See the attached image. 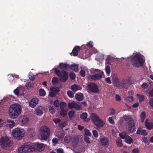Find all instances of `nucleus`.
Wrapping results in <instances>:
<instances>
[{
    "label": "nucleus",
    "mask_w": 153,
    "mask_h": 153,
    "mask_svg": "<svg viewBox=\"0 0 153 153\" xmlns=\"http://www.w3.org/2000/svg\"><path fill=\"white\" fill-rule=\"evenodd\" d=\"M145 125L146 127L149 129L151 130L153 128V123L148 122L147 120L145 121Z\"/></svg>",
    "instance_id": "aec40b11"
},
{
    "label": "nucleus",
    "mask_w": 153,
    "mask_h": 153,
    "mask_svg": "<svg viewBox=\"0 0 153 153\" xmlns=\"http://www.w3.org/2000/svg\"><path fill=\"white\" fill-rule=\"evenodd\" d=\"M88 114L86 112H83L80 114V118L82 120L86 121L87 118Z\"/></svg>",
    "instance_id": "bb28decb"
},
{
    "label": "nucleus",
    "mask_w": 153,
    "mask_h": 153,
    "mask_svg": "<svg viewBox=\"0 0 153 153\" xmlns=\"http://www.w3.org/2000/svg\"><path fill=\"white\" fill-rule=\"evenodd\" d=\"M100 119L98 116L95 113L92 114L91 120L94 123Z\"/></svg>",
    "instance_id": "5701e85b"
},
{
    "label": "nucleus",
    "mask_w": 153,
    "mask_h": 153,
    "mask_svg": "<svg viewBox=\"0 0 153 153\" xmlns=\"http://www.w3.org/2000/svg\"><path fill=\"white\" fill-rule=\"evenodd\" d=\"M146 114L145 112H142L140 115V117L141 119V121L142 122H143L144 120L146 118Z\"/></svg>",
    "instance_id": "72a5a7b5"
},
{
    "label": "nucleus",
    "mask_w": 153,
    "mask_h": 153,
    "mask_svg": "<svg viewBox=\"0 0 153 153\" xmlns=\"http://www.w3.org/2000/svg\"><path fill=\"white\" fill-rule=\"evenodd\" d=\"M33 147V151L38 150L39 151H42L45 148V145L42 143H35L34 145H32Z\"/></svg>",
    "instance_id": "9b49d317"
},
{
    "label": "nucleus",
    "mask_w": 153,
    "mask_h": 153,
    "mask_svg": "<svg viewBox=\"0 0 153 153\" xmlns=\"http://www.w3.org/2000/svg\"><path fill=\"white\" fill-rule=\"evenodd\" d=\"M50 89L51 91H52L56 94L58 93L59 91V90L58 88L53 87L50 88Z\"/></svg>",
    "instance_id": "e433bc0d"
},
{
    "label": "nucleus",
    "mask_w": 153,
    "mask_h": 153,
    "mask_svg": "<svg viewBox=\"0 0 153 153\" xmlns=\"http://www.w3.org/2000/svg\"><path fill=\"white\" fill-rule=\"evenodd\" d=\"M148 134L146 130L142 129L141 133V134L144 136H146Z\"/></svg>",
    "instance_id": "864d4df0"
},
{
    "label": "nucleus",
    "mask_w": 153,
    "mask_h": 153,
    "mask_svg": "<svg viewBox=\"0 0 153 153\" xmlns=\"http://www.w3.org/2000/svg\"><path fill=\"white\" fill-rule=\"evenodd\" d=\"M71 89L74 92H75L78 90V86L76 84L72 85L71 86Z\"/></svg>",
    "instance_id": "7c9ffc66"
},
{
    "label": "nucleus",
    "mask_w": 153,
    "mask_h": 153,
    "mask_svg": "<svg viewBox=\"0 0 153 153\" xmlns=\"http://www.w3.org/2000/svg\"><path fill=\"white\" fill-rule=\"evenodd\" d=\"M69 65L67 63H61L59 65V67L63 70H66L70 68Z\"/></svg>",
    "instance_id": "dca6fc26"
},
{
    "label": "nucleus",
    "mask_w": 153,
    "mask_h": 153,
    "mask_svg": "<svg viewBox=\"0 0 153 153\" xmlns=\"http://www.w3.org/2000/svg\"><path fill=\"white\" fill-rule=\"evenodd\" d=\"M85 134L87 136H88L91 137V134L90 131H89L88 129L86 128H85Z\"/></svg>",
    "instance_id": "37998d69"
},
{
    "label": "nucleus",
    "mask_w": 153,
    "mask_h": 153,
    "mask_svg": "<svg viewBox=\"0 0 153 153\" xmlns=\"http://www.w3.org/2000/svg\"><path fill=\"white\" fill-rule=\"evenodd\" d=\"M82 108V107L75 102L74 108H75L77 110H80L81 108V109Z\"/></svg>",
    "instance_id": "a18cd8bd"
},
{
    "label": "nucleus",
    "mask_w": 153,
    "mask_h": 153,
    "mask_svg": "<svg viewBox=\"0 0 153 153\" xmlns=\"http://www.w3.org/2000/svg\"><path fill=\"white\" fill-rule=\"evenodd\" d=\"M70 68L73 70L75 72H77L79 71V68L77 65H69Z\"/></svg>",
    "instance_id": "393cba45"
},
{
    "label": "nucleus",
    "mask_w": 153,
    "mask_h": 153,
    "mask_svg": "<svg viewBox=\"0 0 153 153\" xmlns=\"http://www.w3.org/2000/svg\"><path fill=\"white\" fill-rule=\"evenodd\" d=\"M53 121L55 123L57 124L58 123L59 124L61 120L59 118H54L53 119Z\"/></svg>",
    "instance_id": "603ef678"
},
{
    "label": "nucleus",
    "mask_w": 153,
    "mask_h": 153,
    "mask_svg": "<svg viewBox=\"0 0 153 153\" xmlns=\"http://www.w3.org/2000/svg\"><path fill=\"white\" fill-rule=\"evenodd\" d=\"M95 125L97 127H101L103 126L104 123L100 119L94 123Z\"/></svg>",
    "instance_id": "412c9836"
},
{
    "label": "nucleus",
    "mask_w": 153,
    "mask_h": 153,
    "mask_svg": "<svg viewBox=\"0 0 153 153\" xmlns=\"http://www.w3.org/2000/svg\"><path fill=\"white\" fill-rule=\"evenodd\" d=\"M75 74L73 72L70 73L69 74V77L71 79H74L75 78Z\"/></svg>",
    "instance_id": "c03bdc74"
},
{
    "label": "nucleus",
    "mask_w": 153,
    "mask_h": 153,
    "mask_svg": "<svg viewBox=\"0 0 153 153\" xmlns=\"http://www.w3.org/2000/svg\"><path fill=\"white\" fill-rule=\"evenodd\" d=\"M116 143L117 146L118 147H121L122 146V141L120 138L119 137L117 139Z\"/></svg>",
    "instance_id": "c85d7f7f"
},
{
    "label": "nucleus",
    "mask_w": 153,
    "mask_h": 153,
    "mask_svg": "<svg viewBox=\"0 0 153 153\" xmlns=\"http://www.w3.org/2000/svg\"><path fill=\"white\" fill-rule=\"evenodd\" d=\"M49 110L50 112L52 114L54 113L55 111V110L54 109L53 106H51L49 107Z\"/></svg>",
    "instance_id": "8fccbe9b"
},
{
    "label": "nucleus",
    "mask_w": 153,
    "mask_h": 153,
    "mask_svg": "<svg viewBox=\"0 0 153 153\" xmlns=\"http://www.w3.org/2000/svg\"><path fill=\"white\" fill-rule=\"evenodd\" d=\"M59 105L61 109H63L66 105V103L63 102H61Z\"/></svg>",
    "instance_id": "a19ab883"
},
{
    "label": "nucleus",
    "mask_w": 153,
    "mask_h": 153,
    "mask_svg": "<svg viewBox=\"0 0 153 153\" xmlns=\"http://www.w3.org/2000/svg\"><path fill=\"white\" fill-rule=\"evenodd\" d=\"M59 102L58 100H56L54 101L53 104L56 107H58L59 105Z\"/></svg>",
    "instance_id": "3c124183"
},
{
    "label": "nucleus",
    "mask_w": 153,
    "mask_h": 153,
    "mask_svg": "<svg viewBox=\"0 0 153 153\" xmlns=\"http://www.w3.org/2000/svg\"><path fill=\"white\" fill-rule=\"evenodd\" d=\"M79 74L81 76L84 77L85 76V72L84 70H82L80 71Z\"/></svg>",
    "instance_id": "6e6d98bb"
},
{
    "label": "nucleus",
    "mask_w": 153,
    "mask_h": 153,
    "mask_svg": "<svg viewBox=\"0 0 153 153\" xmlns=\"http://www.w3.org/2000/svg\"><path fill=\"white\" fill-rule=\"evenodd\" d=\"M105 80L106 82L108 84H111V81L109 77L106 78L105 79Z\"/></svg>",
    "instance_id": "13d9d810"
},
{
    "label": "nucleus",
    "mask_w": 153,
    "mask_h": 153,
    "mask_svg": "<svg viewBox=\"0 0 153 153\" xmlns=\"http://www.w3.org/2000/svg\"><path fill=\"white\" fill-rule=\"evenodd\" d=\"M66 124V123L65 122L62 121L61 123H59L58 125L60 128H62L65 127Z\"/></svg>",
    "instance_id": "ea45409f"
},
{
    "label": "nucleus",
    "mask_w": 153,
    "mask_h": 153,
    "mask_svg": "<svg viewBox=\"0 0 153 153\" xmlns=\"http://www.w3.org/2000/svg\"><path fill=\"white\" fill-rule=\"evenodd\" d=\"M39 133L41 137V141H46L50 135V129L47 126H42L39 130Z\"/></svg>",
    "instance_id": "7ed1b4c3"
},
{
    "label": "nucleus",
    "mask_w": 153,
    "mask_h": 153,
    "mask_svg": "<svg viewBox=\"0 0 153 153\" xmlns=\"http://www.w3.org/2000/svg\"><path fill=\"white\" fill-rule=\"evenodd\" d=\"M132 119H133L130 117L125 116L123 117V118L121 120V122L123 123L124 121L127 122L130 121V120H132Z\"/></svg>",
    "instance_id": "a878e982"
},
{
    "label": "nucleus",
    "mask_w": 153,
    "mask_h": 153,
    "mask_svg": "<svg viewBox=\"0 0 153 153\" xmlns=\"http://www.w3.org/2000/svg\"><path fill=\"white\" fill-rule=\"evenodd\" d=\"M29 78L30 80L32 81L34 80V77L32 74H29Z\"/></svg>",
    "instance_id": "bf43d9fd"
},
{
    "label": "nucleus",
    "mask_w": 153,
    "mask_h": 153,
    "mask_svg": "<svg viewBox=\"0 0 153 153\" xmlns=\"http://www.w3.org/2000/svg\"><path fill=\"white\" fill-rule=\"evenodd\" d=\"M25 132L24 130L18 128L14 129L12 131L13 136L17 140H20L24 137Z\"/></svg>",
    "instance_id": "423d86ee"
},
{
    "label": "nucleus",
    "mask_w": 153,
    "mask_h": 153,
    "mask_svg": "<svg viewBox=\"0 0 153 153\" xmlns=\"http://www.w3.org/2000/svg\"><path fill=\"white\" fill-rule=\"evenodd\" d=\"M105 71L107 74L108 75L111 72V69L109 66H107L105 68Z\"/></svg>",
    "instance_id": "58836bf2"
},
{
    "label": "nucleus",
    "mask_w": 153,
    "mask_h": 153,
    "mask_svg": "<svg viewBox=\"0 0 153 153\" xmlns=\"http://www.w3.org/2000/svg\"><path fill=\"white\" fill-rule=\"evenodd\" d=\"M100 142L103 146H108L109 145V140L106 137H104L100 138Z\"/></svg>",
    "instance_id": "4468645a"
},
{
    "label": "nucleus",
    "mask_w": 153,
    "mask_h": 153,
    "mask_svg": "<svg viewBox=\"0 0 153 153\" xmlns=\"http://www.w3.org/2000/svg\"><path fill=\"white\" fill-rule=\"evenodd\" d=\"M0 144L3 148L9 150L11 146V141L7 137H1L0 139Z\"/></svg>",
    "instance_id": "0eeeda50"
},
{
    "label": "nucleus",
    "mask_w": 153,
    "mask_h": 153,
    "mask_svg": "<svg viewBox=\"0 0 153 153\" xmlns=\"http://www.w3.org/2000/svg\"><path fill=\"white\" fill-rule=\"evenodd\" d=\"M70 143L72 146L74 147H76L79 142V139L77 137H75L74 138L71 137V140H70Z\"/></svg>",
    "instance_id": "f3484780"
},
{
    "label": "nucleus",
    "mask_w": 153,
    "mask_h": 153,
    "mask_svg": "<svg viewBox=\"0 0 153 153\" xmlns=\"http://www.w3.org/2000/svg\"><path fill=\"white\" fill-rule=\"evenodd\" d=\"M143 56L140 54L137 53L131 57V65L135 67L139 68L143 64L145 60Z\"/></svg>",
    "instance_id": "f03ea898"
},
{
    "label": "nucleus",
    "mask_w": 153,
    "mask_h": 153,
    "mask_svg": "<svg viewBox=\"0 0 153 153\" xmlns=\"http://www.w3.org/2000/svg\"><path fill=\"white\" fill-rule=\"evenodd\" d=\"M21 111L22 107L18 103L13 104L9 108V115L11 118L15 119L21 114Z\"/></svg>",
    "instance_id": "f257e3e1"
},
{
    "label": "nucleus",
    "mask_w": 153,
    "mask_h": 153,
    "mask_svg": "<svg viewBox=\"0 0 153 153\" xmlns=\"http://www.w3.org/2000/svg\"><path fill=\"white\" fill-rule=\"evenodd\" d=\"M28 121V118L26 117H24L22 120V124H27Z\"/></svg>",
    "instance_id": "4c0bfd02"
},
{
    "label": "nucleus",
    "mask_w": 153,
    "mask_h": 153,
    "mask_svg": "<svg viewBox=\"0 0 153 153\" xmlns=\"http://www.w3.org/2000/svg\"><path fill=\"white\" fill-rule=\"evenodd\" d=\"M60 114L62 117H65L67 114V111L64 109H62L60 111Z\"/></svg>",
    "instance_id": "2f4dec72"
},
{
    "label": "nucleus",
    "mask_w": 153,
    "mask_h": 153,
    "mask_svg": "<svg viewBox=\"0 0 153 153\" xmlns=\"http://www.w3.org/2000/svg\"><path fill=\"white\" fill-rule=\"evenodd\" d=\"M141 86L144 89H146L147 88L148 85L146 83L144 82L141 85Z\"/></svg>",
    "instance_id": "052dcab7"
},
{
    "label": "nucleus",
    "mask_w": 153,
    "mask_h": 153,
    "mask_svg": "<svg viewBox=\"0 0 153 153\" xmlns=\"http://www.w3.org/2000/svg\"><path fill=\"white\" fill-rule=\"evenodd\" d=\"M38 102V98H33L29 102V106L33 108L37 105Z\"/></svg>",
    "instance_id": "2eb2a0df"
},
{
    "label": "nucleus",
    "mask_w": 153,
    "mask_h": 153,
    "mask_svg": "<svg viewBox=\"0 0 153 153\" xmlns=\"http://www.w3.org/2000/svg\"><path fill=\"white\" fill-rule=\"evenodd\" d=\"M130 84V81L129 79H123L120 82V87L126 89Z\"/></svg>",
    "instance_id": "ddd939ff"
},
{
    "label": "nucleus",
    "mask_w": 153,
    "mask_h": 153,
    "mask_svg": "<svg viewBox=\"0 0 153 153\" xmlns=\"http://www.w3.org/2000/svg\"><path fill=\"white\" fill-rule=\"evenodd\" d=\"M89 91L92 93H98L100 91L97 85L93 82H90L87 86Z\"/></svg>",
    "instance_id": "6e6552de"
},
{
    "label": "nucleus",
    "mask_w": 153,
    "mask_h": 153,
    "mask_svg": "<svg viewBox=\"0 0 153 153\" xmlns=\"http://www.w3.org/2000/svg\"><path fill=\"white\" fill-rule=\"evenodd\" d=\"M85 141L88 144L90 143V142L89 140V138L88 137H85L84 139Z\"/></svg>",
    "instance_id": "680f3d73"
},
{
    "label": "nucleus",
    "mask_w": 153,
    "mask_h": 153,
    "mask_svg": "<svg viewBox=\"0 0 153 153\" xmlns=\"http://www.w3.org/2000/svg\"><path fill=\"white\" fill-rule=\"evenodd\" d=\"M112 79L113 86L117 88L120 87V82L119 81L117 75L115 74H114L112 76Z\"/></svg>",
    "instance_id": "f8f14e48"
},
{
    "label": "nucleus",
    "mask_w": 153,
    "mask_h": 153,
    "mask_svg": "<svg viewBox=\"0 0 153 153\" xmlns=\"http://www.w3.org/2000/svg\"><path fill=\"white\" fill-rule=\"evenodd\" d=\"M115 98L116 100L118 101H120L121 100V97L118 95L116 94L115 95Z\"/></svg>",
    "instance_id": "0e129e2a"
},
{
    "label": "nucleus",
    "mask_w": 153,
    "mask_h": 153,
    "mask_svg": "<svg viewBox=\"0 0 153 153\" xmlns=\"http://www.w3.org/2000/svg\"><path fill=\"white\" fill-rule=\"evenodd\" d=\"M149 103L150 106L153 107V98H151L149 100Z\"/></svg>",
    "instance_id": "e2e57ef3"
},
{
    "label": "nucleus",
    "mask_w": 153,
    "mask_h": 153,
    "mask_svg": "<svg viewBox=\"0 0 153 153\" xmlns=\"http://www.w3.org/2000/svg\"><path fill=\"white\" fill-rule=\"evenodd\" d=\"M68 115L70 120L74 119L75 117V112L73 110L69 111L68 113Z\"/></svg>",
    "instance_id": "b1692460"
},
{
    "label": "nucleus",
    "mask_w": 153,
    "mask_h": 153,
    "mask_svg": "<svg viewBox=\"0 0 153 153\" xmlns=\"http://www.w3.org/2000/svg\"><path fill=\"white\" fill-rule=\"evenodd\" d=\"M26 85V87L31 88L33 87L34 85L33 83H32L31 82H27Z\"/></svg>",
    "instance_id": "de8ad7c7"
},
{
    "label": "nucleus",
    "mask_w": 153,
    "mask_h": 153,
    "mask_svg": "<svg viewBox=\"0 0 153 153\" xmlns=\"http://www.w3.org/2000/svg\"><path fill=\"white\" fill-rule=\"evenodd\" d=\"M95 72L98 73L90 76V78L92 80H96L100 79L103 74V72L100 70L98 69H95L94 71Z\"/></svg>",
    "instance_id": "1a4fd4ad"
},
{
    "label": "nucleus",
    "mask_w": 153,
    "mask_h": 153,
    "mask_svg": "<svg viewBox=\"0 0 153 153\" xmlns=\"http://www.w3.org/2000/svg\"><path fill=\"white\" fill-rule=\"evenodd\" d=\"M80 50V48L78 46H75L72 50V53L73 56H76L78 54V52Z\"/></svg>",
    "instance_id": "6ab92c4d"
},
{
    "label": "nucleus",
    "mask_w": 153,
    "mask_h": 153,
    "mask_svg": "<svg viewBox=\"0 0 153 153\" xmlns=\"http://www.w3.org/2000/svg\"><path fill=\"white\" fill-rule=\"evenodd\" d=\"M75 102L73 101L71 102H69L68 104V107L70 109L74 108L75 104Z\"/></svg>",
    "instance_id": "f704fd0d"
},
{
    "label": "nucleus",
    "mask_w": 153,
    "mask_h": 153,
    "mask_svg": "<svg viewBox=\"0 0 153 153\" xmlns=\"http://www.w3.org/2000/svg\"><path fill=\"white\" fill-rule=\"evenodd\" d=\"M140 150L138 148H135L133 149L131 152L132 153H139Z\"/></svg>",
    "instance_id": "5fc2aeb1"
},
{
    "label": "nucleus",
    "mask_w": 153,
    "mask_h": 153,
    "mask_svg": "<svg viewBox=\"0 0 153 153\" xmlns=\"http://www.w3.org/2000/svg\"><path fill=\"white\" fill-rule=\"evenodd\" d=\"M76 99L78 101H81L83 100V95L81 93H78L75 94Z\"/></svg>",
    "instance_id": "4be33fe9"
},
{
    "label": "nucleus",
    "mask_w": 153,
    "mask_h": 153,
    "mask_svg": "<svg viewBox=\"0 0 153 153\" xmlns=\"http://www.w3.org/2000/svg\"><path fill=\"white\" fill-rule=\"evenodd\" d=\"M59 80L56 77H53L52 79V82L53 84H56L58 83Z\"/></svg>",
    "instance_id": "79ce46f5"
},
{
    "label": "nucleus",
    "mask_w": 153,
    "mask_h": 153,
    "mask_svg": "<svg viewBox=\"0 0 153 153\" xmlns=\"http://www.w3.org/2000/svg\"><path fill=\"white\" fill-rule=\"evenodd\" d=\"M68 96L71 98H73L74 97V95L73 92L71 91H68L67 92Z\"/></svg>",
    "instance_id": "49530a36"
},
{
    "label": "nucleus",
    "mask_w": 153,
    "mask_h": 153,
    "mask_svg": "<svg viewBox=\"0 0 153 153\" xmlns=\"http://www.w3.org/2000/svg\"><path fill=\"white\" fill-rule=\"evenodd\" d=\"M142 130V129L140 127L138 128L136 131V133L139 134H141Z\"/></svg>",
    "instance_id": "338daca9"
},
{
    "label": "nucleus",
    "mask_w": 153,
    "mask_h": 153,
    "mask_svg": "<svg viewBox=\"0 0 153 153\" xmlns=\"http://www.w3.org/2000/svg\"><path fill=\"white\" fill-rule=\"evenodd\" d=\"M7 122L8 123V125L9 127L12 128L14 126L15 123L13 121L8 120H7Z\"/></svg>",
    "instance_id": "c756f323"
},
{
    "label": "nucleus",
    "mask_w": 153,
    "mask_h": 153,
    "mask_svg": "<svg viewBox=\"0 0 153 153\" xmlns=\"http://www.w3.org/2000/svg\"><path fill=\"white\" fill-rule=\"evenodd\" d=\"M71 137H69L68 136H66L64 138V142L67 143H70L71 140Z\"/></svg>",
    "instance_id": "c9c22d12"
},
{
    "label": "nucleus",
    "mask_w": 153,
    "mask_h": 153,
    "mask_svg": "<svg viewBox=\"0 0 153 153\" xmlns=\"http://www.w3.org/2000/svg\"><path fill=\"white\" fill-rule=\"evenodd\" d=\"M55 73L59 77L60 80L63 82H65L68 79V73L65 71H60L57 70L56 68H54Z\"/></svg>",
    "instance_id": "39448f33"
},
{
    "label": "nucleus",
    "mask_w": 153,
    "mask_h": 153,
    "mask_svg": "<svg viewBox=\"0 0 153 153\" xmlns=\"http://www.w3.org/2000/svg\"><path fill=\"white\" fill-rule=\"evenodd\" d=\"M14 94L17 96H18L19 95V91L18 88L15 89L13 91Z\"/></svg>",
    "instance_id": "4d7b16f0"
},
{
    "label": "nucleus",
    "mask_w": 153,
    "mask_h": 153,
    "mask_svg": "<svg viewBox=\"0 0 153 153\" xmlns=\"http://www.w3.org/2000/svg\"><path fill=\"white\" fill-rule=\"evenodd\" d=\"M30 143H25L18 149L19 153H27L33 151L34 149Z\"/></svg>",
    "instance_id": "20e7f679"
},
{
    "label": "nucleus",
    "mask_w": 153,
    "mask_h": 153,
    "mask_svg": "<svg viewBox=\"0 0 153 153\" xmlns=\"http://www.w3.org/2000/svg\"><path fill=\"white\" fill-rule=\"evenodd\" d=\"M92 42L90 41L89 43H87L86 44L87 47H88L89 48H92L93 47V45L92 44Z\"/></svg>",
    "instance_id": "69168bd1"
},
{
    "label": "nucleus",
    "mask_w": 153,
    "mask_h": 153,
    "mask_svg": "<svg viewBox=\"0 0 153 153\" xmlns=\"http://www.w3.org/2000/svg\"><path fill=\"white\" fill-rule=\"evenodd\" d=\"M92 133L94 136L95 137H97L98 136V134L97 131L95 130L92 131Z\"/></svg>",
    "instance_id": "09e8293b"
},
{
    "label": "nucleus",
    "mask_w": 153,
    "mask_h": 153,
    "mask_svg": "<svg viewBox=\"0 0 153 153\" xmlns=\"http://www.w3.org/2000/svg\"><path fill=\"white\" fill-rule=\"evenodd\" d=\"M119 135L120 137L122 139H125L127 136L121 133L119 134Z\"/></svg>",
    "instance_id": "774afa93"
},
{
    "label": "nucleus",
    "mask_w": 153,
    "mask_h": 153,
    "mask_svg": "<svg viewBox=\"0 0 153 153\" xmlns=\"http://www.w3.org/2000/svg\"><path fill=\"white\" fill-rule=\"evenodd\" d=\"M132 141V139L130 136L127 135L125 139V142L128 144H131Z\"/></svg>",
    "instance_id": "cd10ccee"
},
{
    "label": "nucleus",
    "mask_w": 153,
    "mask_h": 153,
    "mask_svg": "<svg viewBox=\"0 0 153 153\" xmlns=\"http://www.w3.org/2000/svg\"><path fill=\"white\" fill-rule=\"evenodd\" d=\"M35 113L37 116H41L43 113L42 108L41 106L37 107L35 109Z\"/></svg>",
    "instance_id": "a211bd4d"
},
{
    "label": "nucleus",
    "mask_w": 153,
    "mask_h": 153,
    "mask_svg": "<svg viewBox=\"0 0 153 153\" xmlns=\"http://www.w3.org/2000/svg\"><path fill=\"white\" fill-rule=\"evenodd\" d=\"M39 95L41 96L44 97L46 94V92L44 89H39Z\"/></svg>",
    "instance_id": "473e14b6"
},
{
    "label": "nucleus",
    "mask_w": 153,
    "mask_h": 153,
    "mask_svg": "<svg viewBox=\"0 0 153 153\" xmlns=\"http://www.w3.org/2000/svg\"><path fill=\"white\" fill-rule=\"evenodd\" d=\"M126 123L127 124L126 125L127 128L129 132L132 133L134 131L135 126L134 122L133 119L132 120H130V121L126 122Z\"/></svg>",
    "instance_id": "9d476101"
}]
</instances>
